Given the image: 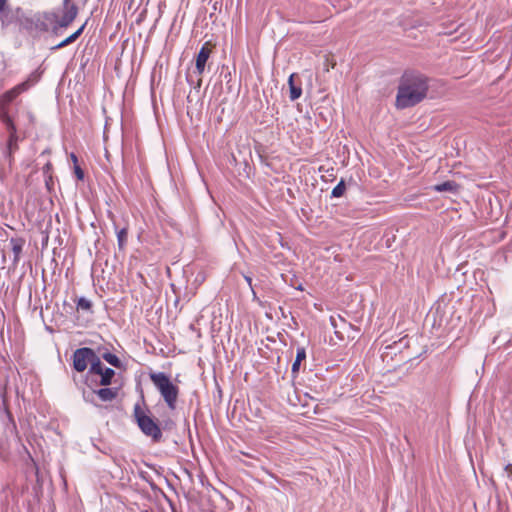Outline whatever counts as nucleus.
Wrapping results in <instances>:
<instances>
[{"label":"nucleus","instance_id":"obj_4","mask_svg":"<svg viewBox=\"0 0 512 512\" xmlns=\"http://www.w3.org/2000/svg\"><path fill=\"white\" fill-rule=\"evenodd\" d=\"M41 78V72L39 70L33 71L25 81L16 85L12 89L6 91L0 97V113L6 111V107L21 93L27 91L34 86Z\"/></svg>","mask_w":512,"mask_h":512},{"label":"nucleus","instance_id":"obj_11","mask_svg":"<svg viewBox=\"0 0 512 512\" xmlns=\"http://www.w3.org/2000/svg\"><path fill=\"white\" fill-rule=\"evenodd\" d=\"M85 25L86 24L84 23L77 31H75L69 37H67L66 39H64L63 41H61L60 43H58L54 47H52V50H57V49L63 48L65 46L73 43L74 41H76L80 37V35L82 34V32H83V30L85 28Z\"/></svg>","mask_w":512,"mask_h":512},{"label":"nucleus","instance_id":"obj_25","mask_svg":"<svg viewBox=\"0 0 512 512\" xmlns=\"http://www.w3.org/2000/svg\"><path fill=\"white\" fill-rule=\"evenodd\" d=\"M244 278L248 285L252 288V278L250 276H245Z\"/></svg>","mask_w":512,"mask_h":512},{"label":"nucleus","instance_id":"obj_18","mask_svg":"<svg viewBox=\"0 0 512 512\" xmlns=\"http://www.w3.org/2000/svg\"><path fill=\"white\" fill-rule=\"evenodd\" d=\"M103 359L107 361L110 365L119 368L121 366L120 359L113 353L106 352L103 354Z\"/></svg>","mask_w":512,"mask_h":512},{"label":"nucleus","instance_id":"obj_16","mask_svg":"<svg viewBox=\"0 0 512 512\" xmlns=\"http://www.w3.org/2000/svg\"><path fill=\"white\" fill-rule=\"evenodd\" d=\"M106 367L102 364L100 358L95 355L93 358L91 364H90V370L89 373L101 375Z\"/></svg>","mask_w":512,"mask_h":512},{"label":"nucleus","instance_id":"obj_14","mask_svg":"<svg viewBox=\"0 0 512 512\" xmlns=\"http://www.w3.org/2000/svg\"><path fill=\"white\" fill-rule=\"evenodd\" d=\"M306 359V350L304 347H298L296 358L292 364V373H297L300 369L302 361Z\"/></svg>","mask_w":512,"mask_h":512},{"label":"nucleus","instance_id":"obj_23","mask_svg":"<svg viewBox=\"0 0 512 512\" xmlns=\"http://www.w3.org/2000/svg\"><path fill=\"white\" fill-rule=\"evenodd\" d=\"M505 471L507 472V474H508L509 476H512V464H507V465L505 466Z\"/></svg>","mask_w":512,"mask_h":512},{"label":"nucleus","instance_id":"obj_19","mask_svg":"<svg viewBox=\"0 0 512 512\" xmlns=\"http://www.w3.org/2000/svg\"><path fill=\"white\" fill-rule=\"evenodd\" d=\"M92 308V303L89 299L85 297H80L77 301V309L78 310H84V311H90Z\"/></svg>","mask_w":512,"mask_h":512},{"label":"nucleus","instance_id":"obj_22","mask_svg":"<svg viewBox=\"0 0 512 512\" xmlns=\"http://www.w3.org/2000/svg\"><path fill=\"white\" fill-rule=\"evenodd\" d=\"M7 0H0V15L5 11Z\"/></svg>","mask_w":512,"mask_h":512},{"label":"nucleus","instance_id":"obj_9","mask_svg":"<svg viewBox=\"0 0 512 512\" xmlns=\"http://www.w3.org/2000/svg\"><path fill=\"white\" fill-rule=\"evenodd\" d=\"M211 51L206 46H202L196 57V71L201 75L205 70V65L209 59Z\"/></svg>","mask_w":512,"mask_h":512},{"label":"nucleus","instance_id":"obj_21","mask_svg":"<svg viewBox=\"0 0 512 512\" xmlns=\"http://www.w3.org/2000/svg\"><path fill=\"white\" fill-rule=\"evenodd\" d=\"M74 172H75L76 177H77L78 180H83L84 172H83V170L81 169V167L78 164L74 165Z\"/></svg>","mask_w":512,"mask_h":512},{"label":"nucleus","instance_id":"obj_8","mask_svg":"<svg viewBox=\"0 0 512 512\" xmlns=\"http://www.w3.org/2000/svg\"><path fill=\"white\" fill-rule=\"evenodd\" d=\"M94 395H97L99 397V399L103 402H109V401H112L114 398H116L117 390L108 388V387H104V388H100L98 390H94L91 394H88V395H86L84 393L83 397L86 402H90V403H93L94 405H97L96 403H94V400H93Z\"/></svg>","mask_w":512,"mask_h":512},{"label":"nucleus","instance_id":"obj_10","mask_svg":"<svg viewBox=\"0 0 512 512\" xmlns=\"http://www.w3.org/2000/svg\"><path fill=\"white\" fill-rule=\"evenodd\" d=\"M25 241L21 238H11L10 245L13 253V263L17 264L23 250Z\"/></svg>","mask_w":512,"mask_h":512},{"label":"nucleus","instance_id":"obj_12","mask_svg":"<svg viewBox=\"0 0 512 512\" xmlns=\"http://www.w3.org/2000/svg\"><path fill=\"white\" fill-rule=\"evenodd\" d=\"M289 90H290V100L295 101L302 95V88L300 86H296L294 84V74H291L288 79Z\"/></svg>","mask_w":512,"mask_h":512},{"label":"nucleus","instance_id":"obj_7","mask_svg":"<svg viewBox=\"0 0 512 512\" xmlns=\"http://www.w3.org/2000/svg\"><path fill=\"white\" fill-rule=\"evenodd\" d=\"M0 120L3 122V124L6 126L7 131L9 132L8 150L11 154L17 149V130L7 111H2L0 113Z\"/></svg>","mask_w":512,"mask_h":512},{"label":"nucleus","instance_id":"obj_2","mask_svg":"<svg viewBox=\"0 0 512 512\" xmlns=\"http://www.w3.org/2000/svg\"><path fill=\"white\" fill-rule=\"evenodd\" d=\"M149 377L167 407L170 410H175L179 397V387L175 385L171 381L170 376L164 372H151Z\"/></svg>","mask_w":512,"mask_h":512},{"label":"nucleus","instance_id":"obj_17","mask_svg":"<svg viewBox=\"0 0 512 512\" xmlns=\"http://www.w3.org/2000/svg\"><path fill=\"white\" fill-rule=\"evenodd\" d=\"M115 375V371L112 368H105L103 373L100 375V385L102 386H108L111 384L112 378Z\"/></svg>","mask_w":512,"mask_h":512},{"label":"nucleus","instance_id":"obj_3","mask_svg":"<svg viewBox=\"0 0 512 512\" xmlns=\"http://www.w3.org/2000/svg\"><path fill=\"white\" fill-rule=\"evenodd\" d=\"M78 9L75 4L70 3L69 0H64L62 15L58 16L56 13H45L44 19L52 29L56 31L58 28H65L69 26L76 18Z\"/></svg>","mask_w":512,"mask_h":512},{"label":"nucleus","instance_id":"obj_5","mask_svg":"<svg viewBox=\"0 0 512 512\" xmlns=\"http://www.w3.org/2000/svg\"><path fill=\"white\" fill-rule=\"evenodd\" d=\"M134 417L141 431L151 437L154 441H159L162 437V432L156 421L147 415L142 408L137 404L134 407Z\"/></svg>","mask_w":512,"mask_h":512},{"label":"nucleus","instance_id":"obj_15","mask_svg":"<svg viewBox=\"0 0 512 512\" xmlns=\"http://www.w3.org/2000/svg\"><path fill=\"white\" fill-rule=\"evenodd\" d=\"M457 188L458 185L454 181H445L433 187V189L437 192H456Z\"/></svg>","mask_w":512,"mask_h":512},{"label":"nucleus","instance_id":"obj_24","mask_svg":"<svg viewBox=\"0 0 512 512\" xmlns=\"http://www.w3.org/2000/svg\"><path fill=\"white\" fill-rule=\"evenodd\" d=\"M70 158L73 161L74 165L77 164L78 159H77V156L74 153H71Z\"/></svg>","mask_w":512,"mask_h":512},{"label":"nucleus","instance_id":"obj_6","mask_svg":"<svg viewBox=\"0 0 512 512\" xmlns=\"http://www.w3.org/2000/svg\"><path fill=\"white\" fill-rule=\"evenodd\" d=\"M96 353L93 349L88 347H83L76 349L73 353V368L77 372H83L88 367V364H91L93 358Z\"/></svg>","mask_w":512,"mask_h":512},{"label":"nucleus","instance_id":"obj_13","mask_svg":"<svg viewBox=\"0 0 512 512\" xmlns=\"http://www.w3.org/2000/svg\"><path fill=\"white\" fill-rule=\"evenodd\" d=\"M113 225L116 230L118 247L120 250H122V249H124V247L126 246V243H127L128 229L126 227L118 229L115 222L113 223Z\"/></svg>","mask_w":512,"mask_h":512},{"label":"nucleus","instance_id":"obj_26","mask_svg":"<svg viewBox=\"0 0 512 512\" xmlns=\"http://www.w3.org/2000/svg\"><path fill=\"white\" fill-rule=\"evenodd\" d=\"M50 166H51V164H50V163L46 164L45 169H47V170H48V169L50 168Z\"/></svg>","mask_w":512,"mask_h":512},{"label":"nucleus","instance_id":"obj_20","mask_svg":"<svg viewBox=\"0 0 512 512\" xmlns=\"http://www.w3.org/2000/svg\"><path fill=\"white\" fill-rule=\"evenodd\" d=\"M345 192V183L341 180L332 190L331 196L334 198L341 197Z\"/></svg>","mask_w":512,"mask_h":512},{"label":"nucleus","instance_id":"obj_1","mask_svg":"<svg viewBox=\"0 0 512 512\" xmlns=\"http://www.w3.org/2000/svg\"><path fill=\"white\" fill-rule=\"evenodd\" d=\"M427 78L415 72L405 73L400 81L396 96L397 108L412 107L421 102L427 95Z\"/></svg>","mask_w":512,"mask_h":512}]
</instances>
